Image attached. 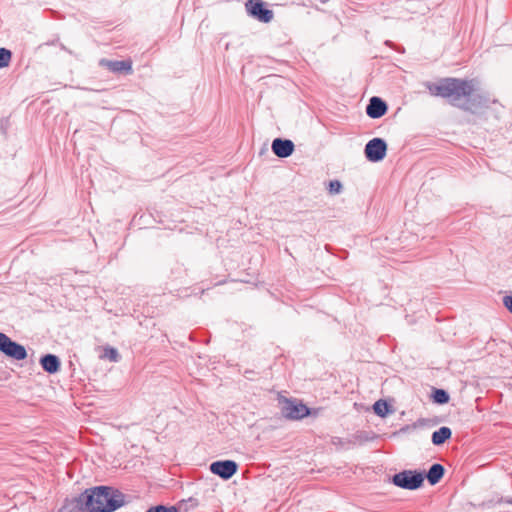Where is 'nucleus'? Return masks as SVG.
<instances>
[{
    "mask_svg": "<svg viewBox=\"0 0 512 512\" xmlns=\"http://www.w3.org/2000/svg\"><path fill=\"white\" fill-rule=\"evenodd\" d=\"M452 436V431L449 427L442 426L432 433L431 441L434 445L440 446L449 440Z\"/></svg>",
    "mask_w": 512,
    "mask_h": 512,
    "instance_id": "nucleus-14",
    "label": "nucleus"
},
{
    "mask_svg": "<svg viewBox=\"0 0 512 512\" xmlns=\"http://www.w3.org/2000/svg\"><path fill=\"white\" fill-rule=\"evenodd\" d=\"M388 106L384 100L373 96L366 106V114L372 119H378L386 114Z\"/></svg>",
    "mask_w": 512,
    "mask_h": 512,
    "instance_id": "nucleus-11",
    "label": "nucleus"
},
{
    "mask_svg": "<svg viewBox=\"0 0 512 512\" xmlns=\"http://www.w3.org/2000/svg\"><path fill=\"white\" fill-rule=\"evenodd\" d=\"M46 44L51 45V44H53V41L47 42Z\"/></svg>",
    "mask_w": 512,
    "mask_h": 512,
    "instance_id": "nucleus-24",
    "label": "nucleus"
},
{
    "mask_svg": "<svg viewBox=\"0 0 512 512\" xmlns=\"http://www.w3.org/2000/svg\"><path fill=\"white\" fill-rule=\"evenodd\" d=\"M387 153V143L382 138H373L367 142L364 148V154L370 162L382 161Z\"/></svg>",
    "mask_w": 512,
    "mask_h": 512,
    "instance_id": "nucleus-6",
    "label": "nucleus"
},
{
    "mask_svg": "<svg viewBox=\"0 0 512 512\" xmlns=\"http://www.w3.org/2000/svg\"><path fill=\"white\" fill-rule=\"evenodd\" d=\"M432 399L437 404H446L449 402L450 396L444 389H434L432 393Z\"/></svg>",
    "mask_w": 512,
    "mask_h": 512,
    "instance_id": "nucleus-16",
    "label": "nucleus"
},
{
    "mask_svg": "<svg viewBox=\"0 0 512 512\" xmlns=\"http://www.w3.org/2000/svg\"><path fill=\"white\" fill-rule=\"evenodd\" d=\"M444 473H445V468L443 465L439 464V463H434L430 469L428 470L427 473H425V478H427L428 482L431 484V485H435L437 484L438 482H440V480L442 479V477L444 476Z\"/></svg>",
    "mask_w": 512,
    "mask_h": 512,
    "instance_id": "nucleus-13",
    "label": "nucleus"
},
{
    "mask_svg": "<svg viewBox=\"0 0 512 512\" xmlns=\"http://www.w3.org/2000/svg\"><path fill=\"white\" fill-rule=\"evenodd\" d=\"M209 469L211 473L219 476L223 480H229L236 474L238 464L233 460H218L212 462Z\"/></svg>",
    "mask_w": 512,
    "mask_h": 512,
    "instance_id": "nucleus-8",
    "label": "nucleus"
},
{
    "mask_svg": "<svg viewBox=\"0 0 512 512\" xmlns=\"http://www.w3.org/2000/svg\"><path fill=\"white\" fill-rule=\"evenodd\" d=\"M104 357L108 358L111 361H118L119 354L115 348L108 347L105 349Z\"/></svg>",
    "mask_w": 512,
    "mask_h": 512,
    "instance_id": "nucleus-20",
    "label": "nucleus"
},
{
    "mask_svg": "<svg viewBox=\"0 0 512 512\" xmlns=\"http://www.w3.org/2000/svg\"><path fill=\"white\" fill-rule=\"evenodd\" d=\"M12 53L6 48H0V68H5L11 61Z\"/></svg>",
    "mask_w": 512,
    "mask_h": 512,
    "instance_id": "nucleus-17",
    "label": "nucleus"
},
{
    "mask_svg": "<svg viewBox=\"0 0 512 512\" xmlns=\"http://www.w3.org/2000/svg\"><path fill=\"white\" fill-rule=\"evenodd\" d=\"M146 512H178L174 506L166 507L164 505H157L149 508Z\"/></svg>",
    "mask_w": 512,
    "mask_h": 512,
    "instance_id": "nucleus-19",
    "label": "nucleus"
},
{
    "mask_svg": "<svg viewBox=\"0 0 512 512\" xmlns=\"http://www.w3.org/2000/svg\"><path fill=\"white\" fill-rule=\"evenodd\" d=\"M46 44L51 45V44H53V41L47 42Z\"/></svg>",
    "mask_w": 512,
    "mask_h": 512,
    "instance_id": "nucleus-23",
    "label": "nucleus"
},
{
    "mask_svg": "<svg viewBox=\"0 0 512 512\" xmlns=\"http://www.w3.org/2000/svg\"><path fill=\"white\" fill-rule=\"evenodd\" d=\"M128 503L127 495L108 486L86 489L78 497L67 499L58 512H114Z\"/></svg>",
    "mask_w": 512,
    "mask_h": 512,
    "instance_id": "nucleus-2",
    "label": "nucleus"
},
{
    "mask_svg": "<svg viewBox=\"0 0 512 512\" xmlns=\"http://www.w3.org/2000/svg\"><path fill=\"white\" fill-rule=\"evenodd\" d=\"M245 6L247 12L258 21L269 23L273 19V11L262 0H248Z\"/></svg>",
    "mask_w": 512,
    "mask_h": 512,
    "instance_id": "nucleus-7",
    "label": "nucleus"
},
{
    "mask_svg": "<svg viewBox=\"0 0 512 512\" xmlns=\"http://www.w3.org/2000/svg\"><path fill=\"white\" fill-rule=\"evenodd\" d=\"M426 88L433 96L449 99L450 104L464 111L475 113L489 106V98L475 93L477 81L461 78H442L438 83L427 82Z\"/></svg>",
    "mask_w": 512,
    "mask_h": 512,
    "instance_id": "nucleus-1",
    "label": "nucleus"
},
{
    "mask_svg": "<svg viewBox=\"0 0 512 512\" xmlns=\"http://www.w3.org/2000/svg\"><path fill=\"white\" fill-rule=\"evenodd\" d=\"M425 472L418 470H403L392 476L391 482L402 489L416 490L423 485Z\"/></svg>",
    "mask_w": 512,
    "mask_h": 512,
    "instance_id": "nucleus-3",
    "label": "nucleus"
},
{
    "mask_svg": "<svg viewBox=\"0 0 512 512\" xmlns=\"http://www.w3.org/2000/svg\"><path fill=\"white\" fill-rule=\"evenodd\" d=\"M503 304L504 306L512 313V296H505L503 298Z\"/></svg>",
    "mask_w": 512,
    "mask_h": 512,
    "instance_id": "nucleus-21",
    "label": "nucleus"
},
{
    "mask_svg": "<svg viewBox=\"0 0 512 512\" xmlns=\"http://www.w3.org/2000/svg\"><path fill=\"white\" fill-rule=\"evenodd\" d=\"M100 65L106 67L109 71L118 74H131L133 72L132 63L129 60H106L102 59Z\"/></svg>",
    "mask_w": 512,
    "mask_h": 512,
    "instance_id": "nucleus-10",
    "label": "nucleus"
},
{
    "mask_svg": "<svg viewBox=\"0 0 512 512\" xmlns=\"http://www.w3.org/2000/svg\"><path fill=\"white\" fill-rule=\"evenodd\" d=\"M42 369L49 373L55 374L60 370L61 362L58 356L54 354H45L40 358Z\"/></svg>",
    "mask_w": 512,
    "mask_h": 512,
    "instance_id": "nucleus-12",
    "label": "nucleus"
},
{
    "mask_svg": "<svg viewBox=\"0 0 512 512\" xmlns=\"http://www.w3.org/2000/svg\"><path fill=\"white\" fill-rule=\"evenodd\" d=\"M281 413L286 419L299 420L308 416L310 410L302 402L285 398L282 403Z\"/></svg>",
    "mask_w": 512,
    "mask_h": 512,
    "instance_id": "nucleus-5",
    "label": "nucleus"
},
{
    "mask_svg": "<svg viewBox=\"0 0 512 512\" xmlns=\"http://www.w3.org/2000/svg\"><path fill=\"white\" fill-rule=\"evenodd\" d=\"M272 152L279 158L291 156L295 150V145L290 139L275 138L271 145Z\"/></svg>",
    "mask_w": 512,
    "mask_h": 512,
    "instance_id": "nucleus-9",
    "label": "nucleus"
},
{
    "mask_svg": "<svg viewBox=\"0 0 512 512\" xmlns=\"http://www.w3.org/2000/svg\"><path fill=\"white\" fill-rule=\"evenodd\" d=\"M0 352L17 361L27 358L26 348L2 332H0Z\"/></svg>",
    "mask_w": 512,
    "mask_h": 512,
    "instance_id": "nucleus-4",
    "label": "nucleus"
},
{
    "mask_svg": "<svg viewBox=\"0 0 512 512\" xmlns=\"http://www.w3.org/2000/svg\"><path fill=\"white\" fill-rule=\"evenodd\" d=\"M342 184L338 180H331L328 184V190L331 194H339L342 191Z\"/></svg>",
    "mask_w": 512,
    "mask_h": 512,
    "instance_id": "nucleus-18",
    "label": "nucleus"
},
{
    "mask_svg": "<svg viewBox=\"0 0 512 512\" xmlns=\"http://www.w3.org/2000/svg\"><path fill=\"white\" fill-rule=\"evenodd\" d=\"M505 503L512 505V497L505 499Z\"/></svg>",
    "mask_w": 512,
    "mask_h": 512,
    "instance_id": "nucleus-22",
    "label": "nucleus"
},
{
    "mask_svg": "<svg viewBox=\"0 0 512 512\" xmlns=\"http://www.w3.org/2000/svg\"><path fill=\"white\" fill-rule=\"evenodd\" d=\"M373 410L374 413L380 417H385L391 412L390 405L385 400L382 399L374 403Z\"/></svg>",
    "mask_w": 512,
    "mask_h": 512,
    "instance_id": "nucleus-15",
    "label": "nucleus"
}]
</instances>
